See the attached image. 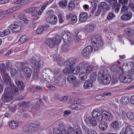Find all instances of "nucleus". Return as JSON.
Masks as SVG:
<instances>
[{"instance_id":"f257e3e1","label":"nucleus","mask_w":134,"mask_h":134,"mask_svg":"<svg viewBox=\"0 0 134 134\" xmlns=\"http://www.w3.org/2000/svg\"><path fill=\"white\" fill-rule=\"evenodd\" d=\"M18 91L17 87L14 85L11 86V89L9 87H7L5 89L2 97L3 101L7 102L11 101L13 98L12 94L18 95L19 94Z\"/></svg>"},{"instance_id":"f03ea898","label":"nucleus","mask_w":134,"mask_h":134,"mask_svg":"<svg viewBox=\"0 0 134 134\" xmlns=\"http://www.w3.org/2000/svg\"><path fill=\"white\" fill-rule=\"evenodd\" d=\"M92 115L94 118H96L98 121L102 120L103 116L107 121H110L112 120L113 116L112 114L109 112L104 111L103 112H99V110H93Z\"/></svg>"},{"instance_id":"7ed1b4c3","label":"nucleus","mask_w":134,"mask_h":134,"mask_svg":"<svg viewBox=\"0 0 134 134\" xmlns=\"http://www.w3.org/2000/svg\"><path fill=\"white\" fill-rule=\"evenodd\" d=\"M30 60L31 63L32 68H34L33 77L35 79H38L39 78L38 73L39 72L40 62L37 61L34 57H31Z\"/></svg>"},{"instance_id":"20e7f679","label":"nucleus","mask_w":134,"mask_h":134,"mask_svg":"<svg viewBox=\"0 0 134 134\" xmlns=\"http://www.w3.org/2000/svg\"><path fill=\"white\" fill-rule=\"evenodd\" d=\"M97 79L102 84L104 85L109 84L111 80L110 75L106 74L104 71L103 70H100L98 72Z\"/></svg>"},{"instance_id":"39448f33","label":"nucleus","mask_w":134,"mask_h":134,"mask_svg":"<svg viewBox=\"0 0 134 134\" xmlns=\"http://www.w3.org/2000/svg\"><path fill=\"white\" fill-rule=\"evenodd\" d=\"M91 41L95 51H98L99 49L103 45V42L99 36H93L91 37Z\"/></svg>"},{"instance_id":"423d86ee","label":"nucleus","mask_w":134,"mask_h":134,"mask_svg":"<svg viewBox=\"0 0 134 134\" xmlns=\"http://www.w3.org/2000/svg\"><path fill=\"white\" fill-rule=\"evenodd\" d=\"M40 125V124L39 123H32L30 125L24 126L23 130L25 132L34 133L37 131Z\"/></svg>"},{"instance_id":"0eeeda50","label":"nucleus","mask_w":134,"mask_h":134,"mask_svg":"<svg viewBox=\"0 0 134 134\" xmlns=\"http://www.w3.org/2000/svg\"><path fill=\"white\" fill-rule=\"evenodd\" d=\"M123 74L120 75L119 78L121 81L124 83H129L132 81V79L134 80V75L129 70L125 76H122Z\"/></svg>"},{"instance_id":"6e6552de","label":"nucleus","mask_w":134,"mask_h":134,"mask_svg":"<svg viewBox=\"0 0 134 134\" xmlns=\"http://www.w3.org/2000/svg\"><path fill=\"white\" fill-rule=\"evenodd\" d=\"M1 72L5 83L8 84L10 82L11 80L8 74L6 72L5 65L3 64H0Z\"/></svg>"},{"instance_id":"1a4fd4ad","label":"nucleus","mask_w":134,"mask_h":134,"mask_svg":"<svg viewBox=\"0 0 134 134\" xmlns=\"http://www.w3.org/2000/svg\"><path fill=\"white\" fill-rule=\"evenodd\" d=\"M24 64L22 62L18 63V65L20 66L19 69H22L23 70L24 75L25 78L27 80L29 79L32 73V70L30 68L28 67L23 68V66Z\"/></svg>"},{"instance_id":"9d476101","label":"nucleus","mask_w":134,"mask_h":134,"mask_svg":"<svg viewBox=\"0 0 134 134\" xmlns=\"http://www.w3.org/2000/svg\"><path fill=\"white\" fill-rule=\"evenodd\" d=\"M55 83L59 86H64L66 83V80L64 78L63 76L61 74L57 75L54 79Z\"/></svg>"},{"instance_id":"9b49d317","label":"nucleus","mask_w":134,"mask_h":134,"mask_svg":"<svg viewBox=\"0 0 134 134\" xmlns=\"http://www.w3.org/2000/svg\"><path fill=\"white\" fill-rule=\"evenodd\" d=\"M21 22L18 21L16 22H15L14 24L9 26V27L13 32H18L21 30Z\"/></svg>"},{"instance_id":"f8f14e48","label":"nucleus","mask_w":134,"mask_h":134,"mask_svg":"<svg viewBox=\"0 0 134 134\" xmlns=\"http://www.w3.org/2000/svg\"><path fill=\"white\" fill-rule=\"evenodd\" d=\"M76 62V59L71 57L67 59L64 62V65L74 68Z\"/></svg>"},{"instance_id":"ddd939ff","label":"nucleus","mask_w":134,"mask_h":134,"mask_svg":"<svg viewBox=\"0 0 134 134\" xmlns=\"http://www.w3.org/2000/svg\"><path fill=\"white\" fill-rule=\"evenodd\" d=\"M110 70L112 72L117 73L119 76L123 74L124 73L122 68L121 67H119L116 65H114L111 66Z\"/></svg>"},{"instance_id":"4468645a","label":"nucleus","mask_w":134,"mask_h":134,"mask_svg":"<svg viewBox=\"0 0 134 134\" xmlns=\"http://www.w3.org/2000/svg\"><path fill=\"white\" fill-rule=\"evenodd\" d=\"M61 36L64 41L66 43H70V41L71 39V34L68 32L64 31L61 34Z\"/></svg>"},{"instance_id":"2eb2a0df","label":"nucleus","mask_w":134,"mask_h":134,"mask_svg":"<svg viewBox=\"0 0 134 134\" xmlns=\"http://www.w3.org/2000/svg\"><path fill=\"white\" fill-rule=\"evenodd\" d=\"M93 50L92 47L90 46H89L85 47L82 51V54L84 57H87L92 52Z\"/></svg>"},{"instance_id":"dca6fc26","label":"nucleus","mask_w":134,"mask_h":134,"mask_svg":"<svg viewBox=\"0 0 134 134\" xmlns=\"http://www.w3.org/2000/svg\"><path fill=\"white\" fill-rule=\"evenodd\" d=\"M25 12L28 13H32V16H35V20L38 19L39 17L37 16V11L35 10V9L34 8H29L26 9L25 10Z\"/></svg>"},{"instance_id":"f3484780","label":"nucleus","mask_w":134,"mask_h":134,"mask_svg":"<svg viewBox=\"0 0 134 134\" xmlns=\"http://www.w3.org/2000/svg\"><path fill=\"white\" fill-rule=\"evenodd\" d=\"M46 20L52 25L55 24L57 22V17L54 15H49L46 18Z\"/></svg>"},{"instance_id":"a211bd4d","label":"nucleus","mask_w":134,"mask_h":134,"mask_svg":"<svg viewBox=\"0 0 134 134\" xmlns=\"http://www.w3.org/2000/svg\"><path fill=\"white\" fill-rule=\"evenodd\" d=\"M53 58L54 60L56 61L57 64L59 65L62 66L64 64V65L65 62H64L59 55L58 54L54 55Z\"/></svg>"},{"instance_id":"6ab92c4d","label":"nucleus","mask_w":134,"mask_h":134,"mask_svg":"<svg viewBox=\"0 0 134 134\" xmlns=\"http://www.w3.org/2000/svg\"><path fill=\"white\" fill-rule=\"evenodd\" d=\"M45 43L49 47L53 48L54 46L55 43H57L56 41L53 38H48L45 41Z\"/></svg>"},{"instance_id":"aec40b11","label":"nucleus","mask_w":134,"mask_h":134,"mask_svg":"<svg viewBox=\"0 0 134 134\" xmlns=\"http://www.w3.org/2000/svg\"><path fill=\"white\" fill-rule=\"evenodd\" d=\"M98 121L99 122V129L101 131H104L106 130L108 126L107 123L102 120Z\"/></svg>"},{"instance_id":"412c9836","label":"nucleus","mask_w":134,"mask_h":134,"mask_svg":"<svg viewBox=\"0 0 134 134\" xmlns=\"http://www.w3.org/2000/svg\"><path fill=\"white\" fill-rule=\"evenodd\" d=\"M99 6L103 12L104 11H108L110 9V7L106 3L104 2L99 3Z\"/></svg>"},{"instance_id":"4be33fe9","label":"nucleus","mask_w":134,"mask_h":134,"mask_svg":"<svg viewBox=\"0 0 134 134\" xmlns=\"http://www.w3.org/2000/svg\"><path fill=\"white\" fill-rule=\"evenodd\" d=\"M132 14L131 12H127L125 13L121 17L122 20H130L132 17Z\"/></svg>"},{"instance_id":"5701e85b","label":"nucleus","mask_w":134,"mask_h":134,"mask_svg":"<svg viewBox=\"0 0 134 134\" xmlns=\"http://www.w3.org/2000/svg\"><path fill=\"white\" fill-rule=\"evenodd\" d=\"M69 108L72 109L79 110L84 108V106L81 104H73L70 105Z\"/></svg>"},{"instance_id":"b1692460","label":"nucleus","mask_w":134,"mask_h":134,"mask_svg":"<svg viewBox=\"0 0 134 134\" xmlns=\"http://www.w3.org/2000/svg\"><path fill=\"white\" fill-rule=\"evenodd\" d=\"M66 68L63 70V72L64 74L66 75H69V74H72L73 73H75V70H73L74 68L68 67V66H65Z\"/></svg>"},{"instance_id":"393cba45","label":"nucleus","mask_w":134,"mask_h":134,"mask_svg":"<svg viewBox=\"0 0 134 134\" xmlns=\"http://www.w3.org/2000/svg\"><path fill=\"white\" fill-rule=\"evenodd\" d=\"M94 29V25L93 24H89L86 25L85 27V31L87 33L92 32Z\"/></svg>"},{"instance_id":"a878e982","label":"nucleus","mask_w":134,"mask_h":134,"mask_svg":"<svg viewBox=\"0 0 134 134\" xmlns=\"http://www.w3.org/2000/svg\"><path fill=\"white\" fill-rule=\"evenodd\" d=\"M71 46L70 43H66L62 47L61 51L62 52H68L70 50Z\"/></svg>"},{"instance_id":"bb28decb","label":"nucleus","mask_w":134,"mask_h":134,"mask_svg":"<svg viewBox=\"0 0 134 134\" xmlns=\"http://www.w3.org/2000/svg\"><path fill=\"white\" fill-rule=\"evenodd\" d=\"M52 74V71L51 69L49 68H46L43 69L42 73L43 77H45L46 76H50Z\"/></svg>"},{"instance_id":"cd10ccee","label":"nucleus","mask_w":134,"mask_h":134,"mask_svg":"<svg viewBox=\"0 0 134 134\" xmlns=\"http://www.w3.org/2000/svg\"><path fill=\"white\" fill-rule=\"evenodd\" d=\"M16 16H17L20 19L23 20L24 22L26 23H27L28 22V20L26 18L25 14L17 13L14 15V17H15Z\"/></svg>"},{"instance_id":"c85d7f7f","label":"nucleus","mask_w":134,"mask_h":134,"mask_svg":"<svg viewBox=\"0 0 134 134\" xmlns=\"http://www.w3.org/2000/svg\"><path fill=\"white\" fill-rule=\"evenodd\" d=\"M15 82L16 85L18 87L20 90L22 91L24 89L25 85L22 81L16 80Z\"/></svg>"},{"instance_id":"c756f323","label":"nucleus","mask_w":134,"mask_h":134,"mask_svg":"<svg viewBox=\"0 0 134 134\" xmlns=\"http://www.w3.org/2000/svg\"><path fill=\"white\" fill-rule=\"evenodd\" d=\"M93 85L92 81L90 80L86 81L83 85L84 88L86 89H89L92 87Z\"/></svg>"},{"instance_id":"7c9ffc66","label":"nucleus","mask_w":134,"mask_h":134,"mask_svg":"<svg viewBox=\"0 0 134 134\" xmlns=\"http://www.w3.org/2000/svg\"><path fill=\"white\" fill-rule=\"evenodd\" d=\"M88 15L86 13L83 12L80 14L79 15V19L80 21H85L87 18Z\"/></svg>"},{"instance_id":"2f4dec72","label":"nucleus","mask_w":134,"mask_h":134,"mask_svg":"<svg viewBox=\"0 0 134 134\" xmlns=\"http://www.w3.org/2000/svg\"><path fill=\"white\" fill-rule=\"evenodd\" d=\"M86 67V68L83 70V71L85 72L86 74H90L92 72V70L93 68L92 65H90L88 63Z\"/></svg>"},{"instance_id":"473e14b6","label":"nucleus","mask_w":134,"mask_h":134,"mask_svg":"<svg viewBox=\"0 0 134 134\" xmlns=\"http://www.w3.org/2000/svg\"><path fill=\"white\" fill-rule=\"evenodd\" d=\"M30 102L28 101H24L18 103V105L20 107H25L28 108L31 105Z\"/></svg>"},{"instance_id":"72a5a7b5","label":"nucleus","mask_w":134,"mask_h":134,"mask_svg":"<svg viewBox=\"0 0 134 134\" xmlns=\"http://www.w3.org/2000/svg\"><path fill=\"white\" fill-rule=\"evenodd\" d=\"M9 126L12 129H15L18 127V124L16 121H12L9 122Z\"/></svg>"},{"instance_id":"f704fd0d","label":"nucleus","mask_w":134,"mask_h":134,"mask_svg":"<svg viewBox=\"0 0 134 134\" xmlns=\"http://www.w3.org/2000/svg\"><path fill=\"white\" fill-rule=\"evenodd\" d=\"M88 63L86 61H83L81 62L78 65V67L81 71H83L85 69Z\"/></svg>"},{"instance_id":"c9c22d12","label":"nucleus","mask_w":134,"mask_h":134,"mask_svg":"<svg viewBox=\"0 0 134 134\" xmlns=\"http://www.w3.org/2000/svg\"><path fill=\"white\" fill-rule=\"evenodd\" d=\"M113 4L112 8L114 9L115 12L117 13L119 12L121 6L120 4L118 3L117 1L114 2Z\"/></svg>"},{"instance_id":"e433bc0d","label":"nucleus","mask_w":134,"mask_h":134,"mask_svg":"<svg viewBox=\"0 0 134 134\" xmlns=\"http://www.w3.org/2000/svg\"><path fill=\"white\" fill-rule=\"evenodd\" d=\"M120 102L124 105H126L129 102V98L128 97H123L121 99Z\"/></svg>"},{"instance_id":"4c0bfd02","label":"nucleus","mask_w":134,"mask_h":134,"mask_svg":"<svg viewBox=\"0 0 134 134\" xmlns=\"http://www.w3.org/2000/svg\"><path fill=\"white\" fill-rule=\"evenodd\" d=\"M85 72L81 71L79 75V77L81 80L85 81L87 79V76Z\"/></svg>"},{"instance_id":"58836bf2","label":"nucleus","mask_w":134,"mask_h":134,"mask_svg":"<svg viewBox=\"0 0 134 134\" xmlns=\"http://www.w3.org/2000/svg\"><path fill=\"white\" fill-rule=\"evenodd\" d=\"M67 79L69 81L70 83H73L74 82L76 81V77L73 74L68 75L67 77Z\"/></svg>"},{"instance_id":"ea45409f","label":"nucleus","mask_w":134,"mask_h":134,"mask_svg":"<svg viewBox=\"0 0 134 134\" xmlns=\"http://www.w3.org/2000/svg\"><path fill=\"white\" fill-rule=\"evenodd\" d=\"M76 130L73 127L70 126L69 127L66 131V133L67 134H75Z\"/></svg>"},{"instance_id":"a19ab883","label":"nucleus","mask_w":134,"mask_h":134,"mask_svg":"<svg viewBox=\"0 0 134 134\" xmlns=\"http://www.w3.org/2000/svg\"><path fill=\"white\" fill-rule=\"evenodd\" d=\"M79 32V31L78 30H75L74 32V39L75 40V42L77 43L79 42L81 40V39L79 38L78 36Z\"/></svg>"},{"instance_id":"79ce46f5","label":"nucleus","mask_w":134,"mask_h":134,"mask_svg":"<svg viewBox=\"0 0 134 134\" xmlns=\"http://www.w3.org/2000/svg\"><path fill=\"white\" fill-rule=\"evenodd\" d=\"M126 116L128 119L132 121L134 120V114L131 112H128L126 114Z\"/></svg>"},{"instance_id":"37998d69","label":"nucleus","mask_w":134,"mask_h":134,"mask_svg":"<svg viewBox=\"0 0 134 134\" xmlns=\"http://www.w3.org/2000/svg\"><path fill=\"white\" fill-rule=\"evenodd\" d=\"M111 126L114 130H117L119 128V125L117 121H115L111 124Z\"/></svg>"},{"instance_id":"c03bdc74","label":"nucleus","mask_w":134,"mask_h":134,"mask_svg":"<svg viewBox=\"0 0 134 134\" xmlns=\"http://www.w3.org/2000/svg\"><path fill=\"white\" fill-rule=\"evenodd\" d=\"M10 33V31L9 29L5 30L3 32H0V37H3L5 36L8 35Z\"/></svg>"},{"instance_id":"a18cd8bd","label":"nucleus","mask_w":134,"mask_h":134,"mask_svg":"<svg viewBox=\"0 0 134 134\" xmlns=\"http://www.w3.org/2000/svg\"><path fill=\"white\" fill-rule=\"evenodd\" d=\"M27 36L25 35L22 36L18 40L19 43H23L27 40Z\"/></svg>"},{"instance_id":"49530a36","label":"nucleus","mask_w":134,"mask_h":134,"mask_svg":"<svg viewBox=\"0 0 134 134\" xmlns=\"http://www.w3.org/2000/svg\"><path fill=\"white\" fill-rule=\"evenodd\" d=\"M53 1V0H51V2H48L47 1L45 2V4L42 7V8L39 11L38 13V15H40L43 12V10L45 8V7L46 6V4H47L48 3H50L52 2Z\"/></svg>"},{"instance_id":"de8ad7c7","label":"nucleus","mask_w":134,"mask_h":134,"mask_svg":"<svg viewBox=\"0 0 134 134\" xmlns=\"http://www.w3.org/2000/svg\"><path fill=\"white\" fill-rule=\"evenodd\" d=\"M65 130L63 129L61 131L59 129H54L53 130V132L54 134H62L63 133V131L64 132H65Z\"/></svg>"},{"instance_id":"09e8293b","label":"nucleus","mask_w":134,"mask_h":134,"mask_svg":"<svg viewBox=\"0 0 134 134\" xmlns=\"http://www.w3.org/2000/svg\"><path fill=\"white\" fill-rule=\"evenodd\" d=\"M82 129L85 134H91L92 130L89 129L85 126H83Z\"/></svg>"},{"instance_id":"8fccbe9b","label":"nucleus","mask_w":134,"mask_h":134,"mask_svg":"<svg viewBox=\"0 0 134 134\" xmlns=\"http://www.w3.org/2000/svg\"><path fill=\"white\" fill-rule=\"evenodd\" d=\"M67 4V2L66 0L60 1L59 3L60 6L62 8H65Z\"/></svg>"},{"instance_id":"3c124183","label":"nucleus","mask_w":134,"mask_h":134,"mask_svg":"<svg viewBox=\"0 0 134 134\" xmlns=\"http://www.w3.org/2000/svg\"><path fill=\"white\" fill-rule=\"evenodd\" d=\"M90 78L92 81H94L96 80L97 78V74L95 72L92 73L90 75Z\"/></svg>"},{"instance_id":"603ef678","label":"nucleus","mask_w":134,"mask_h":134,"mask_svg":"<svg viewBox=\"0 0 134 134\" xmlns=\"http://www.w3.org/2000/svg\"><path fill=\"white\" fill-rule=\"evenodd\" d=\"M115 15L113 13H109L107 15V19L109 20H111L115 17Z\"/></svg>"},{"instance_id":"864d4df0","label":"nucleus","mask_w":134,"mask_h":134,"mask_svg":"<svg viewBox=\"0 0 134 134\" xmlns=\"http://www.w3.org/2000/svg\"><path fill=\"white\" fill-rule=\"evenodd\" d=\"M34 1V0H21V5L28 4Z\"/></svg>"},{"instance_id":"5fc2aeb1","label":"nucleus","mask_w":134,"mask_h":134,"mask_svg":"<svg viewBox=\"0 0 134 134\" xmlns=\"http://www.w3.org/2000/svg\"><path fill=\"white\" fill-rule=\"evenodd\" d=\"M42 3L41 2L37 1L34 4V8H40L42 5Z\"/></svg>"},{"instance_id":"6e6d98bb","label":"nucleus","mask_w":134,"mask_h":134,"mask_svg":"<svg viewBox=\"0 0 134 134\" xmlns=\"http://www.w3.org/2000/svg\"><path fill=\"white\" fill-rule=\"evenodd\" d=\"M44 28L43 26H40L37 30L36 32L37 34H40L42 33L43 31Z\"/></svg>"},{"instance_id":"4d7b16f0","label":"nucleus","mask_w":134,"mask_h":134,"mask_svg":"<svg viewBox=\"0 0 134 134\" xmlns=\"http://www.w3.org/2000/svg\"><path fill=\"white\" fill-rule=\"evenodd\" d=\"M129 7L125 5H122L121 9V12H124L125 11H127Z\"/></svg>"},{"instance_id":"13d9d810","label":"nucleus","mask_w":134,"mask_h":134,"mask_svg":"<svg viewBox=\"0 0 134 134\" xmlns=\"http://www.w3.org/2000/svg\"><path fill=\"white\" fill-rule=\"evenodd\" d=\"M93 117V119H92L91 120V121L90 124H91L93 126H95L97 124V121L96 120H95V119H96V118H94Z\"/></svg>"},{"instance_id":"bf43d9fd","label":"nucleus","mask_w":134,"mask_h":134,"mask_svg":"<svg viewBox=\"0 0 134 134\" xmlns=\"http://www.w3.org/2000/svg\"><path fill=\"white\" fill-rule=\"evenodd\" d=\"M92 118L91 117H84V120L85 122L87 123H90L92 119Z\"/></svg>"},{"instance_id":"052dcab7","label":"nucleus","mask_w":134,"mask_h":134,"mask_svg":"<svg viewBox=\"0 0 134 134\" xmlns=\"http://www.w3.org/2000/svg\"><path fill=\"white\" fill-rule=\"evenodd\" d=\"M71 19V21L73 23H75L77 20V16L74 15H73Z\"/></svg>"},{"instance_id":"680f3d73","label":"nucleus","mask_w":134,"mask_h":134,"mask_svg":"<svg viewBox=\"0 0 134 134\" xmlns=\"http://www.w3.org/2000/svg\"><path fill=\"white\" fill-rule=\"evenodd\" d=\"M75 4L72 1H70L68 6L69 9H72L75 7Z\"/></svg>"},{"instance_id":"e2e57ef3","label":"nucleus","mask_w":134,"mask_h":134,"mask_svg":"<svg viewBox=\"0 0 134 134\" xmlns=\"http://www.w3.org/2000/svg\"><path fill=\"white\" fill-rule=\"evenodd\" d=\"M119 2L122 5H127L128 2V0H118Z\"/></svg>"},{"instance_id":"0e129e2a","label":"nucleus","mask_w":134,"mask_h":134,"mask_svg":"<svg viewBox=\"0 0 134 134\" xmlns=\"http://www.w3.org/2000/svg\"><path fill=\"white\" fill-rule=\"evenodd\" d=\"M128 7L130 9L133 11H134V4L132 2H129Z\"/></svg>"},{"instance_id":"69168bd1","label":"nucleus","mask_w":134,"mask_h":134,"mask_svg":"<svg viewBox=\"0 0 134 134\" xmlns=\"http://www.w3.org/2000/svg\"><path fill=\"white\" fill-rule=\"evenodd\" d=\"M104 96L100 94L97 95L95 96V99L97 100L103 99H104Z\"/></svg>"},{"instance_id":"338daca9","label":"nucleus","mask_w":134,"mask_h":134,"mask_svg":"<svg viewBox=\"0 0 134 134\" xmlns=\"http://www.w3.org/2000/svg\"><path fill=\"white\" fill-rule=\"evenodd\" d=\"M73 83V86L75 88L79 87L80 85V82L79 81H75Z\"/></svg>"},{"instance_id":"774afa93","label":"nucleus","mask_w":134,"mask_h":134,"mask_svg":"<svg viewBox=\"0 0 134 134\" xmlns=\"http://www.w3.org/2000/svg\"><path fill=\"white\" fill-rule=\"evenodd\" d=\"M10 70L11 75L13 76L15 75L16 73V71L15 70V69L14 68H12Z\"/></svg>"}]
</instances>
